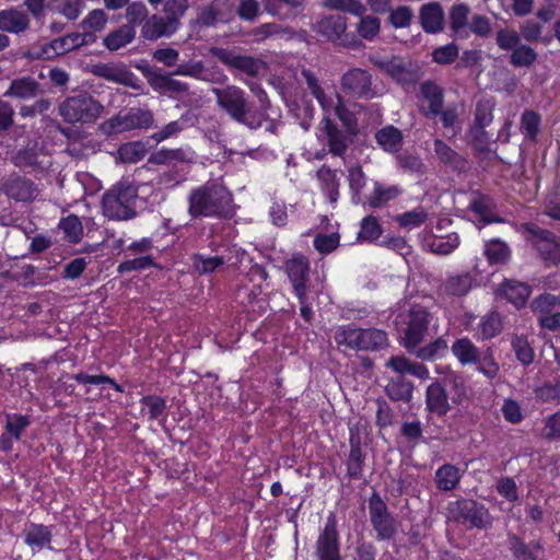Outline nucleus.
Returning <instances> with one entry per match:
<instances>
[{
	"instance_id": "20e7f679",
	"label": "nucleus",
	"mask_w": 560,
	"mask_h": 560,
	"mask_svg": "<svg viewBox=\"0 0 560 560\" xmlns=\"http://www.w3.org/2000/svg\"><path fill=\"white\" fill-rule=\"evenodd\" d=\"M104 106L88 92L67 97L59 106V114L68 124H90L103 113Z\"/></svg>"
},
{
	"instance_id": "f3484780",
	"label": "nucleus",
	"mask_w": 560,
	"mask_h": 560,
	"mask_svg": "<svg viewBox=\"0 0 560 560\" xmlns=\"http://www.w3.org/2000/svg\"><path fill=\"white\" fill-rule=\"evenodd\" d=\"M452 397L450 398L445 386L435 381L425 390V409L429 413L439 418L445 417L453 408Z\"/></svg>"
},
{
	"instance_id": "412c9836",
	"label": "nucleus",
	"mask_w": 560,
	"mask_h": 560,
	"mask_svg": "<svg viewBox=\"0 0 560 560\" xmlns=\"http://www.w3.org/2000/svg\"><path fill=\"white\" fill-rule=\"evenodd\" d=\"M419 22L428 34H436L444 30V11L439 2L423 4L419 11Z\"/></svg>"
},
{
	"instance_id": "774afa93",
	"label": "nucleus",
	"mask_w": 560,
	"mask_h": 560,
	"mask_svg": "<svg viewBox=\"0 0 560 560\" xmlns=\"http://www.w3.org/2000/svg\"><path fill=\"white\" fill-rule=\"evenodd\" d=\"M413 19L411 8L407 5L398 7L389 11L388 21L396 28L408 27Z\"/></svg>"
},
{
	"instance_id": "b1692460",
	"label": "nucleus",
	"mask_w": 560,
	"mask_h": 560,
	"mask_svg": "<svg viewBox=\"0 0 560 560\" xmlns=\"http://www.w3.org/2000/svg\"><path fill=\"white\" fill-rule=\"evenodd\" d=\"M434 152L440 162L454 171L466 172L469 168L468 161L440 139L434 141Z\"/></svg>"
},
{
	"instance_id": "9d476101",
	"label": "nucleus",
	"mask_w": 560,
	"mask_h": 560,
	"mask_svg": "<svg viewBox=\"0 0 560 560\" xmlns=\"http://www.w3.org/2000/svg\"><path fill=\"white\" fill-rule=\"evenodd\" d=\"M448 512L454 521L469 524L470 527L487 528L492 524L488 510L475 500L462 499L453 502Z\"/></svg>"
},
{
	"instance_id": "4be33fe9",
	"label": "nucleus",
	"mask_w": 560,
	"mask_h": 560,
	"mask_svg": "<svg viewBox=\"0 0 560 560\" xmlns=\"http://www.w3.org/2000/svg\"><path fill=\"white\" fill-rule=\"evenodd\" d=\"M304 2L305 0H264V9L280 21H288L303 11Z\"/></svg>"
},
{
	"instance_id": "ea45409f",
	"label": "nucleus",
	"mask_w": 560,
	"mask_h": 560,
	"mask_svg": "<svg viewBox=\"0 0 560 560\" xmlns=\"http://www.w3.org/2000/svg\"><path fill=\"white\" fill-rule=\"evenodd\" d=\"M400 194V189L397 186L385 187L381 183L374 184V191L369 197L368 203L372 208L383 207L389 200L396 198Z\"/></svg>"
},
{
	"instance_id": "4c0bfd02",
	"label": "nucleus",
	"mask_w": 560,
	"mask_h": 560,
	"mask_svg": "<svg viewBox=\"0 0 560 560\" xmlns=\"http://www.w3.org/2000/svg\"><path fill=\"white\" fill-rule=\"evenodd\" d=\"M452 351L462 364L477 363L479 350L468 338L454 342Z\"/></svg>"
},
{
	"instance_id": "f8f14e48",
	"label": "nucleus",
	"mask_w": 560,
	"mask_h": 560,
	"mask_svg": "<svg viewBox=\"0 0 560 560\" xmlns=\"http://www.w3.org/2000/svg\"><path fill=\"white\" fill-rule=\"evenodd\" d=\"M91 73L104 80L129 86L136 91L142 92L143 84L125 65L115 62H98L91 66Z\"/></svg>"
},
{
	"instance_id": "6e6552de",
	"label": "nucleus",
	"mask_w": 560,
	"mask_h": 560,
	"mask_svg": "<svg viewBox=\"0 0 560 560\" xmlns=\"http://www.w3.org/2000/svg\"><path fill=\"white\" fill-rule=\"evenodd\" d=\"M369 513L377 540L394 539L398 532V523L388 511L384 500L375 491L369 499Z\"/></svg>"
},
{
	"instance_id": "393cba45",
	"label": "nucleus",
	"mask_w": 560,
	"mask_h": 560,
	"mask_svg": "<svg viewBox=\"0 0 560 560\" xmlns=\"http://www.w3.org/2000/svg\"><path fill=\"white\" fill-rule=\"evenodd\" d=\"M413 383L402 375L389 378L385 386V394L393 401L409 402L413 395Z\"/></svg>"
},
{
	"instance_id": "6e6d98bb",
	"label": "nucleus",
	"mask_w": 560,
	"mask_h": 560,
	"mask_svg": "<svg viewBox=\"0 0 560 560\" xmlns=\"http://www.w3.org/2000/svg\"><path fill=\"white\" fill-rule=\"evenodd\" d=\"M324 5L331 10L349 12L359 16H362L366 11L359 0H326Z\"/></svg>"
},
{
	"instance_id": "69168bd1",
	"label": "nucleus",
	"mask_w": 560,
	"mask_h": 560,
	"mask_svg": "<svg viewBox=\"0 0 560 560\" xmlns=\"http://www.w3.org/2000/svg\"><path fill=\"white\" fill-rule=\"evenodd\" d=\"M459 245V238L456 234L447 235L446 237H435L430 243V249L434 254L447 255L452 253Z\"/></svg>"
},
{
	"instance_id": "e433bc0d",
	"label": "nucleus",
	"mask_w": 560,
	"mask_h": 560,
	"mask_svg": "<svg viewBox=\"0 0 560 560\" xmlns=\"http://www.w3.org/2000/svg\"><path fill=\"white\" fill-rule=\"evenodd\" d=\"M470 8L465 3H458L452 7L450 11L451 30L458 36H467L465 28L468 23Z\"/></svg>"
},
{
	"instance_id": "2eb2a0df",
	"label": "nucleus",
	"mask_w": 560,
	"mask_h": 560,
	"mask_svg": "<svg viewBox=\"0 0 560 560\" xmlns=\"http://www.w3.org/2000/svg\"><path fill=\"white\" fill-rule=\"evenodd\" d=\"M316 555L319 560H341L336 516L330 514L316 541Z\"/></svg>"
},
{
	"instance_id": "39448f33",
	"label": "nucleus",
	"mask_w": 560,
	"mask_h": 560,
	"mask_svg": "<svg viewBox=\"0 0 560 560\" xmlns=\"http://www.w3.org/2000/svg\"><path fill=\"white\" fill-rule=\"evenodd\" d=\"M370 61L398 84L413 85L423 77L419 62L401 56L370 57Z\"/></svg>"
},
{
	"instance_id": "58836bf2",
	"label": "nucleus",
	"mask_w": 560,
	"mask_h": 560,
	"mask_svg": "<svg viewBox=\"0 0 560 560\" xmlns=\"http://www.w3.org/2000/svg\"><path fill=\"white\" fill-rule=\"evenodd\" d=\"M334 339L338 346L360 350L361 328L340 326L335 331Z\"/></svg>"
},
{
	"instance_id": "1a4fd4ad",
	"label": "nucleus",
	"mask_w": 560,
	"mask_h": 560,
	"mask_svg": "<svg viewBox=\"0 0 560 560\" xmlns=\"http://www.w3.org/2000/svg\"><path fill=\"white\" fill-rule=\"evenodd\" d=\"M404 328V346L408 351H413L423 340L431 319L430 313L421 305H413L407 314L400 315Z\"/></svg>"
},
{
	"instance_id": "e2e57ef3",
	"label": "nucleus",
	"mask_w": 560,
	"mask_h": 560,
	"mask_svg": "<svg viewBox=\"0 0 560 560\" xmlns=\"http://www.w3.org/2000/svg\"><path fill=\"white\" fill-rule=\"evenodd\" d=\"M483 339H490L500 334L502 329L501 318L498 313H491L481 319L479 325Z\"/></svg>"
},
{
	"instance_id": "680f3d73",
	"label": "nucleus",
	"mask_w": 560,
	"mask_h": 560,
	"mask_svg": "<svg viewBox=\"0 0 560 560\" xmlns=\"http://www.w3.org/2000/svg\"><path fill=\"white\" fill-rule=\"evenodd\" d=\"M459 48L456 44L450 43L444 46H440L432 51V59L434 62L446 66L451 65L458 57Z\"/></svg>"
},
{
	"instance_id": "a18cd8bd",
	"label": "nucleus",
	"mask_w": 560,
	"mask_h": 560,
	"mask_svg": "<svg viewBox=\"0 0 560 560\" xmlns=\"http://www.w3.org/2000/svg\"><path fill=\"white\" fill-rule=\"evenodd\" d=\"M149 18V10L142 1L128 3L126 8V25L136 28L137 25H143Z\"/></svg>"
},
{
	"instance_id": "0e129e2a",
	"label": "nucleus",
	"mask_w": 560,
	"mask_h": 560,
	"mask_svg": "<svg viewBox=\"0 0 560 560\" xmlns=\"http://www.w3.org/2000/svg\"><path fill=\"white\" fill-rule=\"evenodd\" d=\"M540 116L534 110H525L522 114L521 127L524 130L527 138L536 140L539 132Z\"/></svg>"
},
{
	"instance_id": "09e8293b",
	"label": "nucleus",
	"mask_w": 560,
	"mask_h": 560,
	"mask_svg": "<svg viewBox=\"0 0 560 560\" xmlns=\"http://www.w3.org/2000/svg\"><path fill=\"white\" fill-rule=\"evenodd\" d=\"M383 229L373 215L365 217L360 225L359 241L373 242L382 235Z\"/></svg>"
},
{
	"instance_id": "aec40b11",
	"label": "nucleus",
	"mask_w": 560,
	"mask_h": 560,
	"mask_svg": "<svg viewBox=\"0 0 560 560\" xmlns=\"http://www.w3.org/2000/svg\"><path fill=\"white\" fill-rule=\"evenodd\" d=\"M5 195L16 201H32L38 195L35 184L25 177L13 175L3 184Z\"/></svg>"
},
{
	"instance_id": "2f4dec72",
	"label": "nucleus",
	"mask_w": 560,
	"mask_h": 560,
	"mask_svg": "<svg viewBox=\"0 0 560 560\" xmlns=\"http://www.w3.org/2000/svg\"><path fill=\"white\" fill-rule=\"evenodd\" d=\"M75 33L67 34L62 37L52 39L42 48V54L45 58L50 59L56 56L65 55L73 49L79 48Z\"/></svg>"
},
{
	"instance_id": "423d86ee",
	"label": "nucleus",
	"mask_w": 560,
	"mask_h": 560,
	"mask_svg": "<svg viewBox=\"0 0 560 560\" xmlns=\"http://www.w3.org/2000/svg\"><path fill=\"white\" fill-rule=\"evenodd\" d=\"M154 124L153 112L144 107H130L104 121L101 129L107 135L135 129H149Z\"/></svg>"
},
{
	"instance_id": "a211bd4d",
	"label": "nucleus",
	"mask_w": 560,
	"mask_h": 560,
	"mask_svg": "<svg viewBox=\"0 0 560 560\" xmlns=\"http://www.w3.org/2000/svg\"><path fill=\"white\" fill-rule=\"evenodd\" d=\"M285 269L298 299H302L304 292H307L306 283L310 278L308 260L302 255L293 256L285 262Z\"/></svg>"
},
{
	"instance_id": "c85d7f7f",
	"label": "nucleus",
	"mask_w": 560,
	"mask_h": 560,
	"mask_svg": "<svg viewBox=\"0 0 560 560\" xmlns=\"http://www.w3.org/2000/svg\"><path fill=\"white\" fill-rule=\"evenodd\" d=\"M471 285L472 276L469 272H465L447 277L440 285V290L447 295L463 296L469 292Z\"/></svg>"
},
{
	"instance_id": "f704fd0d",
	"label": "nucleus",
	"mask_w": 560,
	"mask_h": 560,
	"mask_svg": "<svg viewBox=\"0 0 560 560\" xmlns=\"http://www.w3.org/2000/svg\"><path fill=\"white\" fill-rule=\"evenodd\" d=\"M387 347V335L384 330L361 329L360 350L377 351Z\"/></svg>"
},
{
	"instance_id": "79ce46f5",
	"label": "nucleus",
	"mask_w": 560,
	"mask_h": 560,
	"mask_svg": "<svg viewBox=\"0 0 560 560\" xmlns=\"http://www.w3.org/2000/svg\"><path fill=\"white\" fill-rule=\"evenodd\" d=\"M350 453L347 463L348 475L350 478L359 479L362 475V451L360 446V441L354 438L350 439Z\"/></svg>"
},
{
	"instance_id": "13d9d810",
	"label": "nucleus",
	"mask_w": 560,
	"mask_h": 560,
	"mask_svg": "<svg viewBox=\"0 0 560 560\" xmlns=\"http://www.w3.org/2000/svg\"><path fill=\"white\" fill-rule=\"evenodd\" d=\"M512 348L517 360L524 365H529L534 361V350L526 338L515 336L512 340Z\"/></svg>"
},
{
	"instance_id": "c9c22d12",
	"label": "nucleus",
	"mask_w": 560,
	"mask_h": 560,
	"mask_svg": "<svg viewBox=\"0 0 560 560\" xmlns=\"http://www.w3.org/2000/svg\"><path fill=\"white\" fill-rule=\"evenodd\" d=\"M460 474L457 467L451 464L441 466L435 472V482L438 489L451 491L459 483Z\"/></svg>"
},
{
	"instance_id": "dca6fc26",
	"label": "nucleus",
	"mask_w": 560,
	"mask_h": 560,
	"mask_svg": "<svg viewBox=\"0 0 560 560\" xmlns=\"http://www.w3.org/2000/svg\"><path fill=\"white\" fill-rule=\"evenodd\" d=\"M508 548L514 560H545V548L539 539L525 542L521 536L510 533Z\"/></svg>"
},
{
	"instance_id": "603ef678",
	"label": "nucleus",
	"mask_w": 560,
	"mask_h": 560,
	"mask_svg": "<svg viewBox=\"0 0 560 560\" xmlns=\"http://www.w3.org/2000/svg\"><path fill=\"white\" fill-rule=\"evenodd\" d=\"M348 173L349 186L352 190V200L354 203H360L362 201L361 190L365 185V175L360 166H351Z\"/></svg>"
},
{
	"instance_id": "9b49d317",
	"label": "nucleus",
	"mask_w": 560,
	"mask_h": 560,
	"mask_svg": "<svg viewBox=\"0 0 560 560\" xmlns=\"http://www.w3.org/2000/svg\"><path fill=\"white\" fill-rule=\"evenodd\" d=\"M341 91L355 98H373L376 92L373 89L372 74L361 68L348 70L340 80Z\"/></svg>"
},
{
	"instance_id": "5701e85b",
	"label": "nucleus",
	"mask_w": 560,
	"mask_h": 560,
	"mask_svg": "<svg viewBox=\"0 0 560 560\" xmlns=\"http://www.w3.org/2000/svg\"><path fill=\"white\" fill-rule=\"evenodd\" d=\"M28 15L18 9H7L0 11V30L2 32L20 34L30 27Z\"/></svg>"
},
{
	"instance_id": "052dcab7",
	"label": "nucleus",
	"mask_w": 560,
	"mask_h": 560,
	"mask_svg": "<svg viewBox=\"0 0 560 560\" xmlns=\"http://www.w3.org/2000/svg\"><path fill=\"white\" fill-rule=\"evenodd\" d=\"M31 424L28 417L22 415H8L5 431L19 441L25 429Z\"/></svg>"
},
{
	"instance_id": "7ed1b4c3",
	"label": "nucleus",
	"mask_w": 560,
	"mask_h": 560,
	"mask_svg": "<svg viewBox=\"0 0 560 560\" xmlns=\"http://www.w3.org/2000/svg\"><path fill=\"white\" fill-rule=\"evenodd\" d=\"M138 189L131 184L119 183L104 194L103 213L114 220H129L136 217Z\"/></svg>"
},
{
	"instance_id": "5fc2aeb1",
	"label": "nucleus",
	"mask_w": 560,
	"mask_h": 560,
	"mask_svg": "<svg viewBox=\"0 0 560 560\" xmlns=\"http://www.w3.org/2000/svg\"><path fill=\"white\" fill-rule=\"evenodd\" d=\"M444 381L448 386H451V388L454 392L452 402L455 405L462 404L463 400L467 398V390L464 377L459 374L451 372L446 374Z\"/></svg>"
},
{
	"instance_id": "cd10ccee",
	"label": "nucleus",
	"mask_w": 560,
	"mask_h": 560,
	"mask_svg": "<svg viewBox=\"0 0 560 560\" xmlns=\"http://www.w3.org/2000/svg\"><path fill=\"white\" fill-rule=\"evenodd\" d=\"M51 537L52 535L49 528L42 524H31L24 529L25 544L34 551L40 550L44 547L51 549Z\"/></svg>"
},
{
	"instance_id": "bf43d9fd",
	"label": "nucleus",
	"mask_w": 560,
	"mask_h": 560,
	"mask_svg": "<svg viewBox=\"0 0 560 560\" xmlns=\"http://www.w3.org/2000/svg\"><path fill=\"white\" fill-rule=\"evenodd\" d=\"M108 16L102 9L92 10L80 23L83 30H91L93 32H101L105 28Z\"/></svg>"
},
{
	"instance_id": "864d4df0",
	"label": "nucleus",
	"mask_w": 560,
	"mask_h": 560,
	"mask_svg": "<svg viewBox=\"0 0 560 560\" xmlns=\"http://www.w3.org/2000/svg\"><path fill=\"white\" fill-rule=\"evenodd\" d=\"M188 0H166L164 3V14L178 27L180 26V19L188 10Z\"/></svg>"
},
{
	"instance_id": "de8ad7c7",
	"label": "nucleus",
	"mask_w": 560,
	"mask_h": 560,
	"mask_svg": "<svg viewBox=\"0 0 560 560\" xmlns=\"http://www.w3.org/2000/svg\"><path fill=\"white\" fill-rule=\"evenodd\" d=\"M59 228L63 231L69 242L78 243L81 241L83 235V226L77 215L71 214L61 219Z\"/></svg>"
},
{
	"instance_id": "a19ab883",
	"label": "nucleus",
	"mask_w": 560,
	"mask_h": 560,
	"mask_svg": "<svg viewBox=\"0 0 560 560\" xmlns=\"http://www.w3.org/2000/svg\"><path fill=\"white\" fill-rule=\"evenodd\" d=\"M317 177L320 180L330 202H336L339 196V182L337 179L336 171L323 165L317 172Z\"/></svg>"
},
{
	"instance_id": "4d7b16f0",
	"label": "nucleus",
	"mask_w": 560,
	"mask_h": 560,
	"mask_svg": "<svg viewBox=\"0 0 560 560\" xmlns=\"http://www.w3.org/2000/svg\"><path fill=\"white\" fill-rule=\"evenodd\" d=\"M380 28V19L376 16L366 15L361 18L360 22L358 23L357 31L362 38L372 40L378 35Z\"/></svg>"
},
{
	"instance_id": "49530a36",
	"label": "nucleus",
	"mask_w": 560,
	"mask_h": 560,
	"mask_svg": "<svg viewBox=\"0 0 560 560\" xmlns=\"http://www.w3.org/2000/svg\"><path fill=\"white\" fill-rule=\"evenodd\" d=\"M447 349V343L443 338H438L433 342L413 349V351H409L410 353L416 354L421 360L432 361L438 357H441Z\"/></svg>"
},
{
	"instance_id": "a878e982",
	"label": "nucleus",
	"mask_w": 560,
	"mask_h": 560,
	"mask_svg": "<svg viewBox=\"0 0 560 560\" xmlns=\"http://www.w3.org/2000/svg\"><path fill=\"white\" fill-rule=\"evenodd\" d=\"M500 292L517 308H521L525 306L532 289L527 283L511 279L501 283Z\"/></svg>"
},
{
	"instance_id": "6ab92c4d",
	"label": "nucleus",
	"mask_w": 560,
	"mask_h": 560,
	"mask_svg": "<svg viewBox=\"0 0 560 560\" xmlns=\"http://www.w3.org/2000/svg\"><path fill=\"white\" fill-rule=\"evenodd\" d=\"M178 28L165 14H152L142 25L141 35L145 40L153 42L162 37H171Z\"/></svg>"
},
{
	"instance_id": "0eeeda50",
	"label": "nucleus",
	"mask_w": 560,
	"mask_h": 560,
	"mask_svg": "<svg viewBox=\"0 0 560 560\" xmlns=\"http://www.w3.org/2000/svg\"><path fill=\"white\" fill-rule=\"evenodd\" d=\"M522 229L527 234V241L532 243L544 260L555 265L560 262V236L533 222L522 224Z\"/></svg>"
},
{
	"instance_id": "37998d69",
	"label": "nucleus",
	"mask_w": 560,
	"mask_h": 560,
	"mask_svg": "<svg viewBox=\"0 0 560 560\" xmlns=\"http://www.w3.org/2000/svg\"><path fill=\"white\" fill-rule=\"evenodd\" d=\"M137 69H139L142 72L149 85L154 91L166 92L170 73H162L148 65H137Z\"/></svg>"
},
{
	"instance_id": "3c124183",
	"label": "nucleus",
	"mask_w": 560,
	"mask_h": 560,
	"mask_svg": "<svg viewBox=\"0 0 560 560\" xmlns=\"http://www.w3.org/2000/svg\"><path fill=\"white\" fill-rule=\"evenodd\" d=\"M485 254L491 264H501L509 259L510 249L505 243L493 240L487 243Z\"/></svg>"
},
{
	"instance_id": "c756f323",
	"label": "nucleus",
	"mask_w": 560,
	"mask_h": 560,
	"mask_svg": "<svg viewBox=\"0 0 560 560\" xmlns=\"http://www.w3.org/2000/svg\"><path fill=\"white\" fill-rule=\"evenodd\" d=\"M325 135L329 151L337 156H341L348 148V136L338 128L330 119H325Z\"/></svg>"
},
{
	"instance_id": "bb28decb",
	"label": "nucleus",
	"mask_w": 560,
	"mask_h": 560,
	"mask_svg": "<svg viewBox=\"0 0 560 560\" xmlns=\"http://www.w3.org/2000/svg\"><path fill=\"white\" fill-rule=\"evenodd\" d=\"M39 93L40 84L32 77H23L11 82L4 96L26 100L36 97Z\"/></svg>"
},
{
	"instance_id": "72a5a7b5",
	"label": "nucleus",
	"mask_w": 560,
	"mask_h": 560,
	"mask_svg": "<svg viewBox=\"0 0 560 560\" xmlns=\"http://www.w3.org/2000/svg\"><path fill=\"white\" fill-rule=\"evenodd\" d=\"M377 143L387 152H398L402 145V133L394 126H386L375 135Z\"/></svg>"
},
{
	"instance_id": "f03ea898",
	"label": "nucleus",
	"mask_w": 560,
	"mask_h": 560,
	"mask_svg": "<svg viewBox=\"0 0 560 560\" xmlns=\"http://www.w3.org/2000/svg\"><path fill=\"white\" fill-rule=\"evenodd\" d=\"M232 195L215 182L194 188L188 195V213L191 219L228 218L232 214Z\"/></svg>"
},
{
	"instance_id": "7c9ffc66",
	"label": "nucleus",
	"mask_w": 560,
	"mask_h": 560,
	"mask_svg": "<svg viewBox=\"0 0 560 560\" xmlns=\"http://www.w3.org/2000/svg\"><path fill=\"white\" fill-rule=\"evenodd\" d=\"M423 98L428 102L429 107L425 112L427 116H436L443 107L444 94L443 89L433 81H425L420 86Z\"/></svg>"
},
{
	"instance_id": "8fccbe9b",
	"label": "nucleus",
	"mask_w": 560,
	"mask_h": 560,
	"mask_svg": "<svg viewBox=\"0 0 560 560\" xmlns=\"http://www.w3.org/2000/svg\"><path fill=\"white\" fill-rule=\"evenodd\" d=\"M536 59L537 54L532 47L518 44L510 57V62L514 67H529Z\"/></svg>"
},
{
	"instance_id": "c03bdc74",
	"label": "nucleus",
	"mask_w": 560,
	"mask_h": 560,
	"mask_svg": "<svg viewBox=\"0 0 560 560\" xmlns=\"http://www.w3.org/2000/svg\"><path fill=\"white\" fill-rule=\"evenodd\" d=\"M469 208L480 217L483 223L501 222L502 219L492 212L491 200L486 196H480L470 202Z\"/></svg>"
},
{
	"instance_id": "338daca9",
	"label": "nucleus",
	"mask_w": 560,
	"mask_h": 560,
	"mask_svg": "<svg viewBox=\"0 0 560 560\" xmlns=\"http://www.w3.org/2000/svg\"><path fill=\"white\" fill-rule=\"evenodd\" d=\"M118 152L122 162L137 163L145 155V148L141 142H131L121 145Z\"/></svg>"
},
{
	"instance_id": "f257e3e1",
	"label": "nucleus",
	"mask_w": 560,
	"mask_h": 560,
	"mask_svg": "<svg viewBox=\"0 0 560 560\" xmlns=\"http://www.w3.org/2000/svg\"><path fill=\"white\" fill-rule=\"evenodd\" d=\"M215 103L220 110L225 113L232 120L256 130L262 126L265 114L254 107L246 91L235 84H226L220 88H212Z\"/></svg>"
},
{
	"instance_id": "ddd939ff",
	"label": "nucleus",
	"mask_w": 560,
	"mask_h": 560,
	"mask_svg": "<svg viewBox=\"0 0 560 560\" xmlns=\"http://www.w3.org/2000/svg\"><path fill=\"white\" fill-rule=\"evenodd\" d=\"M312 30L331 43H337L340 40L341 45L346 47H358L361 45V43L358 40H343L342 36L347 31V19L339 14L322 16L314 24H312Z\"/></svg>"
},
{
	"instance_id": "4468645a",
	"label": "nucleus",
	"mask_w": 560,
	"mask_h": 560,
	"mask_svg": "<svg viewBox=\"0 0 560 560\" xmlns=\"http://www.w3.org/2000/svg\"><path fill=\"white\" fill-rule=\"evenodd\" d=\"M211 54L223 65L240 70L250 77H255L259 73L264 67V62L252 56L238 55L234 50L213 47Z\"/></svg>"
},
{
	"instance_id": "473e14b6",
	"label": "nucleus",
	"mask_w": 560,
	"mask_h": 560,
	"mask_svg": "<svg viewBox=\"0 0 560 560\" xmlns=\"http://www.w3.org/2000/svg\"><path fill=\"white\" fill-rule=\"evenodd\" d=\"M136 38V28L122 24L118 28L110 32L103 40L104 46L110 50L116 51L126 45L130 44Z\"/></svg>"
}]
</instances>
